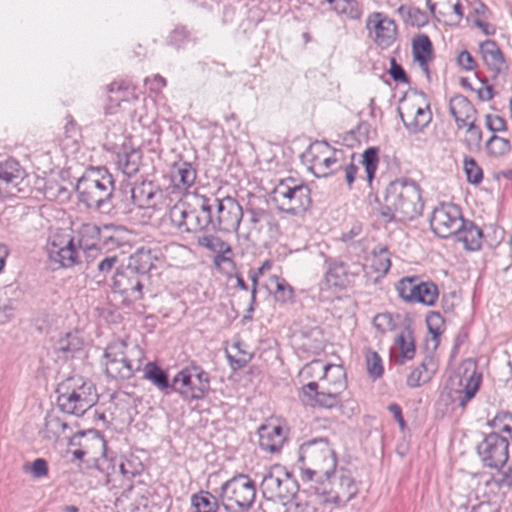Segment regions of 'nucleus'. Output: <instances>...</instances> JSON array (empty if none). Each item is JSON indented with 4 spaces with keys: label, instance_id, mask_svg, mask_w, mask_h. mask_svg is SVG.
<instances>
[{
    "label": "nucleus",
    "instance_id": "nucleus-1",
    "mask_svg": "<svg viewBox=\"0 0 512 512\" xmlns=\"http://www.w3.org/2000/svg\"><path fill=\"white\" fill-rule=\"evenodd\" d=\"M423 207L418 184L412 180L397 179L385 188L378 214L385 223L405 222L420 216Z\"/></svg>",
    "mask_w": 512,
    "mask_h": 512
},
{
    "label": "nucleus",
    "instance_id": "nucleus-2",
    "mask_svg": "<svg viewBox=\"0 0 512 512\" xmlns=\"http://www.w3.org/2000/svg\"><path fill=\"white\" fill-rule=\"evenodd\" d=\"M346 373L341 365L327 364L321 384L310 381L299 394L301 402L310 407L332 409L342 401V392L346 389Z\"/></svg>",
    "mask_w": 512,
    "mask_h": 512
},
{
    "label": "nucleus",
    "instance_id": "nucleus-3",
    "mask_svg": "<svg viewBox=\"0 0 512 512\" xmlns=\"http://www.w3.org/2000/svg\"><path fill=\"white\" fill-rule=\"evenodd\" d=\"M298 467L303 481L315 483L335 472L337 457L328 439L314 438L304 442L298 451Z\"/></svg>",
    "mask_w": 512,
    "mask_h": 512
},
{
    "label": "nucleus",
    "instance_id": "nucleus-4",
    "mask_svg": "<svg viewBox=\"0 0 512 512\" xmlns=\"http://www.w3.org/2000/svg\"><path fill=\"white\" fill-rule=\"evenodd\" d=\"M171 225L179 233H199L209 230V198L204 195H186L170 208Z\"/></svg>",
    "mask_w": 512,
    "mask_h": 512
},
{
    "label": "nucleus",
    "instance_id": "nucleus-5",
    "mask_svg": "<svg viewBox=\"0 0 512 512\" xmlns=\"http://www.w3.org/2000/svg\"><path fill=\"white\" fill-rule=\"evenodd\" d=\"M144 351L136 344L117 340L110 343L104 353L105 373L111 379H130L141 370Z\"/></svg>",
    "mask_w": 512,
    "mask_h": 512
},
{
    "label": "nucleus",
    "instance_id": "nucleus-6",
    "mask_svg": "<svg viewBox=\"0 0 512 512\" xmlns=\"http://www.w3.org/2000/svg\"><path fill=\"white\" fill-rule=\"evenodd\" d=\"M114 179L103 168H96L79 178L76 185L78 200L88 208L101 210L112 207Z\"/></svg>",
    "mask_w": 512,
    "mask_h": 512
},
{
    "label": "nucleus",
    "instance_id": "nucleus-7",
    "mask_svg": "<svg viewBox=\"0 0 512 512\" xmlns=\"http://www.w3.org/2000/svg\"><path fill=\"white\" fill-rule=\"evenodd\" d=\"M56 391L58 407L67 414L81 416L97 402L93 383L81 376L65 379Z\"/></svg>",
    "mask_w": 512,
    "mask_h": 512
},
{
    "label": "nucleus",
    "instance_id": "nucleus-8",
    "mask_svg": "<svg viewBox=\"0 0 512 512\" xmlns=\"http://www.w3.org/2000/svg\"><path fill=\"white\" fill-rule=\"evenodd\" d=\"M313 488L322 503L336 507H344L359 490L352 472L346 468H335V472L318 480Z\"/></svg>",
    "mask_w": 512,
    "mask_h": 512
},
{
    "label": "nucleus",
    "instance_id": "nucleus-9",
    "mask_svg": "<svg viewBox=\"0 0 512 512\" xmlns=\"http://www.w3.org/2000/svg\"><path fill=\"white\" fill-rule=\"evenodd\" d=\"M276 208L289 215H300L311 205V192L302 181L293 177L281 179L271 193Z\"/></svg>",
    "mask_w": 512,
    "mask_h": 512
},
{
    "label": "nucleus",
    "instance_id": "nucleus-10",
    "mask_svg": "<svg viewBox=\"0 0 512 512\" xmlns=\"http://www.w3.org/2000/svg\"><path fill=\"white\" fill-rule=\"evenodd\" d=\"M256 497L255 482L245 474H238L220 487L219 500L227 512L248 511Z\"/></svg>",
    "mask_w": 512,
    "mask_h": 512
},
{
    "label": "nucleus",
    "instance_id": "nucleus-11",
    "mask_svg": "<svg viewBox=\"0 0 512 512\" xmlns=\"http://www.w3.org/2000/svg\"><path fill=\"white\" fill-rule=\"evenodd\" d=\"M481 382L482 374L477 371L474 363L468 362L462 374L449 377L441 398L446 397L456 408L464 410L468 402L475 397Z\"/></svg>",
    "mask_w": 512,
    "mask_h": 512
},
{
    "label": "nucleus",
    "instance_id": "nucleus-12",
    "mask_svg": "<svg viewBox=\"0 0 512 512\" xmlns=\"http://www.w3.org/2000/svg\"><path fill=\"white\" fill-rule=\"evenodd\" d=\"M172 391L184 401L203 399L210 390V379L200 366L189 365L180 370L171 382Z\"/></svg>",
    "mask_w": 512,
    "mask_h": 512
},
{
    "label": "nucleus",
    "instance_id": "nucleus-13",
    "mask_svg": "<svg viewBox=\"0 0 512 512\" xmlns=\"http://www.w3.org/2000/svg\"><path fill=\"white\" fill-rule=\"evenodd\" d=\"M209 229L226 233L237 232L243 218V209L230 196L209 198Z\"/></svg>",
    "mask_w": 512,
    "mask_h": 512
},
{
    "label": "nucleus",
    "instance_id": "nucleus-14",
    "mask_svg": "<svg viewBox=\"0 0 512 512\" xmlns=\"http://www.w3.org/2000/svg\"><path fill=\"white\" fill-rule=\"evenodd\" d=\"M298 483L284 466L273 465L261 482L264 497L272 501H289L298 492Z\"/></svg>",
    "mask_w": 512,
    "mask_h": 512
},
{
    "label": "nucleus",
    "instance_id": "nucleus-15",
    "mask_svg": "<svg viewBox=\"0 0 512 512\" xmlns=\"http://www.w3.org/2000/svg\"><path fill=\"white\" fill-rule=\"evenodd\" d=\"M398 296L407 303L433 306L439 296L438 287L432 281H423L419 276H406L396 284Z\"/></svg>",
    "mask_w": 512,
    "mask_h": 512
},
{
    "label": "nucleus",
    "instance_id": "nucleus-16",
    "mask_svg": "<svg viewBox=\"0 0 512 512\" xmlns=\"http://www.w3.org/2000/svg\"><path fill=\"white\" fill-rule=\"evenodd\" d=\"M509 445L507 438L498 433H489L477 445V454L484 467L500 469L509 458Z\"/></svg>",
    "mask_w": 512,
    "mask_h": 512
},
{
    "label": "nucleus",
    "instance_id": "nucleus-17",
    "mask_svg": "<svg viewBox=\"0 0 512 512\" xmlns=\"http://www.w3.org/2000/svg\"><path fill=\"white\" fill-rule=\"evenodd\" d=\"M463 217L458 206L454 204H442L436 207L430 219L433 232L441 238L456 235L463 225Z\"/></svg>",
    "mask_w": 512,
    "mask_h": 512
},
{
    "label": "nucleus",
    "instance_id": "nucleus-18",
    "mask_svg": "<svg viewBox=\"0 0 512 512\" xmlns=\"http://www.w3.org/2000/svg\"><path fill=\"white\" fill-rule=\"evenodd\" d=\"M366 28L373 41L382 49L391 47L397 39V25L395 21L381 12L369 14Z\"/></svg>",
    "mask_w": 512,
    "mask_h": 512
},
{
    "label": "nucleus",
    "instance_id": "nucleus-19",
    "mask_svg": "<svg viewBox=\"0 0 512 512\" xmlns=\"http://www.w3.org/2000/svg\"><path fill=\"white\" fill-rule=\"evenodd\" d=\"M48 254L52 261L64 268L81 262V256L75 237L71 235H53L48 245Z\"/></svg>",
    "mask_w": 512,
    "mask_h": 512
},
{
    "label": "nucleus",
    "instance_id": "nucleus-20",
    "mask_svg": "<svg viewBox=\"0 0 512 512\" xmlns=\"http://www.w3.org/2000/svg\"><path fill=\"white\" fill-rule=\"evenodd\" d=\"M142 279L126 266L121 267L113 276L112 289L120 294L124 301L135 302L143 297Z\"/></svg>",
    "mask_w": 512,
    "mask_h": 512
},
{
    "label": "nucleus",
    "instance_id": "nucleus-21",
    "mask_svg": "<svg viewBox=\"0 0 512 512\" xmlns=\"http://www.w3.org/2000/svg\"><path fill=\"white\" fill-rule=\"evenodd\" d=\"M258 434L260 448L270 453L278 452L285 442V434L280 425H262Z\"/></svg>",
    "mask_w": 512,
    "mask_h": 512
},
{
    "label": "nucleus",
    "instance_id": "nucleus-22",
    "mask_svg": "<svg viewBox=\"0 0 512 512\" xmlns=\"http://www.w3.org/2000/svg\"><path fill=\"white\" fill-rule=\"evenodd\" d=\"M449 111L459 129L475 120L476 110L468 98L463 95L458 94L450 99Z\"/></svg>",
    "mask_w": 512,
    "mask_h": 512
},
{
    "label": "nucleus",
    "instance_id": "nucleus-23",
    "mask_svg": "<svg viewBox=\"0 0 512 512\" xmlns=\"http://www.w3.org/2000/svg\"><path fill=\"white\" fill-rule=\"evenodd\" d=\"M157 259V251L141 247L130 255L126 267L143 278L154 267Z\"/></svg>",
    "mask_w": 512,
    "mask_h": 512
},
{
    "label": "nucleus",
    "instance_id": "nucleus-24",
    "mask_svg": "<svg viewBox=\"0 0 512 512\" xmlns=\"http://www.w3.org/2000/svg\"><path fill=\"white\" fill-rule=\"evenodd\" d=\"M131 200L135 206L141 209L155 207L156 201L161 197V192L152 182H142L130 188Z\"/></svg>",
    "mask_w": 512,
    "mask_h": 512
},
{
    "label": "nucleus",
    "instance_id": "nucleus-25",
    "mask_svg": "<svg viewBox=\"0 0 512 512\" xmlns=\"http://www.w3.org/2000/svg\"><path fill=\"white\" fill-rule=\"evenodd\" d=\"M480 52L485 64L491 71L499 75L507 70L502 51L493 40H485L480 44Z\"/></svg>",
    "mask_w": 512,
    "mask_h": 512
},
{
    "label": "nucleus",
    "instance_id": "nucleus-26",
    "mask_svg": "<svg viewBox=\"0 0 512 512\" xmlns=\"http://www.w3.org/2000/svg\"><path fill=\"white\" fill-rule=\"evenodd\" d=\"M196 180V170L188 162L174 163L170 170V181L178 191L190 188Z\"/></svg>",
    "mask_w": 512,
    "mask_h": 512
},
{
    "label": "nucleus",
    "instance_id": "nucleus-27",
    "mask_svg": "<svg viewBox=\"0 0 512 512\" xmlns=\"http://www.w3.org/2000/svg\"><path fill=\"white\" fill-rule=\"evenodd\" d=\"M437 370V363L433 356L426 355L421 363L407 376L406 384L410 388H417L430 381Z\"/></svg>",
    "mask_w": 512,
    "mask_h": 512
},
{
    "label": "nucleus",
    "instance_id": "nucleus-28",
    "mask_svg": "<svg viewBox=\"0 0 512 512\" xmlns=\"http://www.w3.org/2000/svg\"><path fill=\"white\" fill-rule=\"evenodd\" d=\"M322 3L345 19L359 21L363 16V6L358 0H322Z\"/></svg>",
    "mask_w": 512,
    "mask_h": 512
},
{
    "label": "nucleus",
    "instance_id": "nucleus-29",
    "mask_svg": "<svg viewBox=\"0 0 512 512\" xmlns=\"http://www.w3.org/2000/svg\"><path fill=\"white\" fill-rule=\"evenodd\" d=\"M455 236L463 243L466 250L477 251L481 248L483 233L472 221L464 219L463 225Z\"/></svg>",
    "mask_w": 512,
    "mask_h": 512
},
{
    "label": "nucleus",
    "instance_id": "nucleus-30",
    "mask_svg": "<svg viewBox=\"0 0 512 512\" xmlns=\"http://www.w3.org/2000/svg\"><path fill=\"white\" fill-rule=\"evenodd\" d=\"M76 244L79 249H86L88 253H97V241L100 238V228L94 223H83L76 232Z\"/></svg>",
    "mask_w": 512,
    "mask_h": 512
},
{
    "label": "nucleus",
    "instance_id": "nucleus-31",
    "mask_svg": "<svg viewBox=\"0 0 512 512\" xmlns=\"http://www.w3.org/2000/svg\"><path fill=\"white\" fill-rule=\"evenodd\" d=\"M142 161V152L135 148L124 147L117 154L118 168L128 177L134 176L139 172Z\"/></svg>",
    "mask_w": 512,
    "mask_h": 512
},
{
    "label": "nucleus",
    "instance_id": "nucleus-32",
    "mask_svg": "<svg viewBox=\"0 0 512 512\" xmlns=\"http://www.w3.org/2000/svg\"><path fill=\"white\" fill-rule=\"evenodd\" d=\"M391 268L390 253L386 246L378 245L372 251V260L370 269L376 273L375 276H371L373 285L377 284Z\"/></svg>",
    "mask_w": 512,
    "mask_h": 512
},
{
    "label": "nucleus",
    "instance_id": "nucleus-33",
    "mask_svg": "<svg viewBox=\"0 0 512 512\" xmlns=\"http://www.w3.org/2000/svg\"><path fill=\"white\" fill-rule=\"evenodd\" d=\"M144 379L150 381L159 391L168 394L172 391L171 382L167 371L158 366L155 362H148L143 368Z\"/></svg>",
    "mask_w": 512,
    "mask_h": 512
},
{
    "label": "nucleus",
    "instance_id": "nucleus-34",
    "mask_svg": "<svg viewBox=\"0 0 512 512\" xmlns=\"http://www.w3.org/2000/svg\"><path fill=\"white\" fill-rule=\"evenodd\" d=\"M398 353L395 355V362L399 365L405 361L413 359L415 356V341L413 333L409 329L402 330L395 340Z\"/></svg>",
    "mask_w": 512,
    "mask_h": 512
},
{
    "label": "nucleus",
    "instance_id": "nucleus-35",
    "mask_svg": "<svg viewBox=\"0 0 512 512\" xmlns=\"http://www.w3.org/2000/svg\"><path fill=\"white\" fill-rule=\"evenodd\" d=\"M407 116L409 115L400 112V117L405 127L411 133H418L422 131L432 120V113L429 109V106L417 107L416 109L412 108L410 113L412 118L408 120Z\"/></svg>",
    "mask_w": 512,
    "mask_h": 512
},
{
    "label": "nucleus",
    "instance_id": "nucleus-36",
    "mask_svg": "<svg viewBox=\"0 0 512 512\" xmlns=\"http://www.w3.org/2000/svg\"><path fill=\"white\" fill-rule=\"evenodd\" d=\"M331 152V146L325 141H316L312 143L305 153V157L311 163L310 170L315 176L319 177L320 171H323L322 164L325 154Z\"/></svg>",
    "mask_w": 512,
    "mask_h": 512
},
{
    "label": "nucleus",
    "instance_id": "nucleus-37",
    "mask_svg": "<svg viewBox=\"0 0 512 512\" xmlns=\"http://www.w3.org/2000/svg\"><path fill=\"white\" fill-rule=\"evenodd\" d=\"M412 52L414 59L422 68L428 70V62L433 57L432 42L425 34L418 35L413 39Z\"/></svg>",
    "mask_w": 512,
    "mask_h": 512
},
{
    "label": "nucleus",
    "instance_id": "nucleus-38",
    "mask_svg": "<svg viewBox=\"0 0 512 512\" xmlns=\"http://www.w3.org/2000/svg\"><path fill=\"white\" fill-rule=\"evenodd\" d=\"M328 270L325 273V281L331 287H348V278L345 273V264L338 261L328 262Z\"/></svg>",
    "mask_w": 512,
    "mask_h": 512
},
{
    "label": "nucleus",
    "instance_id": "nucleus-39",
    "mask_svg": "<svg viewBox=\"0 0 512 512\" xmlns=\"http://www.w3.org/2000/svg\"><path fill=\"white\" fill-rule=\"evenodd\" d=\"M24 170L14 159H8L0 163V180L7 184L17 186L19 181L23 179Z\"/></svg>",
    "mask_w": 512,
    "mask_h": 512
},
{
    "label": "nucleus",
    "instance_id": "nucleus-40",
    "mask_svg": "<svg viewBox=\"0 0 512 512\" xmlns=\"http://www.w3.org/2000/svg\"><path fill=\"white\" fill-rule=\"evenodd\" d=\"M345 160V150L331 147V152L325 154L321 168L323 171H320L319 177H327L336 172L338 169L342 168Z\"/></svg>",
    "mask_w": 512,
    "mask_h": 512
},
{
    "label": "nucleus",
    "instance_id": "nucleus-41",
    "mask_svg": "<svg viewBox=\"0 0 512 512\" xmlns=\"http://www.w3.org/2000/svg\"><path fill=\"white\" fill-rule=\"evenodd\" d=\"M227 357L233 367L243 368L251 361L253 354L246 350V345L242 341H235L230 351H227Z\"/></svg>",
    "mask_w": 512,
    "mask_h": 512
},
{
    "label": "nucleus",
    "instance_id": "nucleus-42",
    "mask_svg": "<svg viewBox=\"0 0 512 512\" xmlns=\"http://www.w3.org/2000/svg\"><path fill=\"white\" fill-rule=\"evenodd\" d=\"M191 504L194 512H217L219 508L216 497L207 491L193 494Z\"/></svg>",
    "mask_w": 512,
    "mask_h": 512
},
{
    "label": "nucleus",
    "instance_id": "nucleus-43",
    "mask_svg": "<svg viewBox=\"0 0 512 512\" xmlns=\"http://www.w3.org/2000/svg\"><path fill=\"white\" fill-rule=\"evenodd\" d=\"M68 425L60 417L54 414H48L45 418L43 428L44 438L48 440L57 439L67 429Z\"/></svg>",
    "mask_w": 512,
    "mask_h": 512
},
{
    "label": "nucleus",
    "instance_id": "nucleus-44",
    "mask_svg": "<svg viewBox=\"0 0 512 512\" xmlns=\"http://www.w3.org/2000/svg\"><path fill=\"white\" fill-rule=\"evenodd\" d=\"M490 425L499 435L505 434L508 442L512 441V414L509 412L498 413L490 422Z\"/></svg>",
    "mask_w": 512,
    "mask_h": 512
},
{
    "label": "nucleus",
    "instance_id": "nucleus-45",
    "mask_svg": "<svg viewBox=\"0 0 512 512\" xmlns=\"http://www.w3.org/2000/svg\"><path fill=\"white\" fill-rule=\"evenodd\" d=\"M197 243L199 246L204 247L213 253L232 252V248L229 243L212 234H205L198 237Z\"/></svg>",
    "mask_w": 512,
    "mask_h": 512
},
{
    "label": "nucleus",
    "instance_id": "nucleus-46",
    "mask_svg": "<svg viewBox=\"0 0 512 512\" xmlns=\"http://www.w3.org/2000/svg\"><path fill=\"white\" fill-rule=\"evenodd\" d=\"M116 464L119 476L126 479H131L136 475H139L142 471V464L137 460V458L128 459L119 457V460H116Z\"/></svg>",
    "mask_w": 512,
    "mask_h": 512
},
{
    "label": "nucleus",
    "instance_id": "nucleus-47",
    "mask_svg": "<svg viewBox=\"0 0 512 512\" xmlns=\"http://www.w3.org/2000/svg\"><path fill=\"white\" fill-rule=\"evenodd\" d=\"M345 273L348 278V286L356 284L357 279L363 274L364 286L373 285L371 276L367 268L359 263H353L350 265L345 264Z\"/></svg>",
    "mask_w": 512,
    "mask_h": 512
},
{
    "label": "nucleus",
    "instance_id": "nucleus-48",
    "mask_svg": "<svg viewBox=\"0 0 512 512\" xmlns=\"http://www.w3.org/2000/svg\"><path fill=\"white\" fill-rule=\"evenodd\" d=\"M486 150L491 156H504L511 150L510 141L506 138L493 135L486 142Z\"/></svg>",
    "mask_w": 512,
    "mask_h": 512
},
{
    "label": "nucleus",
    "instance_id": "nucleus-49",
    "mask_svg": "<svg viewBox=\"0 0 512 512\" xmlns=\"http://www.w3.org/2000/svg\"><path fill=\"white\" fill-rule=\"evenodd\" d=\"M378 149L375 147H370L364 151L362 154V164L365 167V171L367 174V181L369 183L372 182V180L375 177V172L377 170L378 166Z\"/></svg>",
    "mask_w": 512,
    "mask_h": 512
},
{
    "label": "nucleus",
    "instance_id": "nucleus-50",
    "mask_svg": "<svg viewBox=\"0 0 512 512\" xmlns=\"http://www.w3.org/2000/svg\"><path fill=\"white\" fill-rule=\"evenodd\" d=\"M367 373L373 379L380 378L384 373L382 359L377 352L368 350L365 354Z\"/></svg>",
    "mask_w": 512,
    "mask_h": 512
},
{
    "label": "nucleus",
    "instance_id": "nucleus-51",
    "mask_svg": "<svg viewBox=\"0 0 512 512\" xmlns=\"http://www.w3.org/2000/svg\"><path fill=\"white\" fill-rule=\"evenodd\" d=\"M326 363L320 359H315L306 364L299 372V377L302 380H308L312 378L322 379L323 372L325 370Z\"/></svg>",
    "mask_w": 512,
    "mask_h": 512
},
{
    "label": "nucleus",
    "instance_id": "nucleus-52",
    "mask_svg": "<svg viewBox=\"0 0 512 512\" xmlns=\"http://www.w3.org/2000/svg\"><path fill=\"white\" fill-rule=\"evenodd\" d=\"M464 171L467 176V181L471 184H479L483 179L482 169L471 157H466L464 159Z\"/></svg>",
    "mask_w": 512,
    "mask_h": 512
},
{
    "label": "nucleus",
    "instance_id": "nucleus-53",
    "mask_svg": "<svg viewBox=\"0 0 512 512\" xmlns=\"http://www.w3.org/2000/svg\"><path fill=\"white\" fill-rule=\"evenodd\" d=\"M275 299L281 303H288L293 300L294 290L283 278L276 277Z\"/></svg>",
    "mask_w": 512,
    "mask_h": 512
},
{
    "label": "nucleus",
    "instance_id": "nucleus-54",
    "mask_svg": "<svg viewBox=\"0 0 512 512\" xmlns=\"http://www.w3.org/2000/svg\"><path fill=\"white\" fill-rule=\"evenodd\" d=\"M23 469L35 479L45 478L49 473L48 463L44 458H37L32 463L25 464Z\"/></svg>",
    "mask_w": 512,
    "mask_h": 512
},
{
    "label": "nucleus",
    "instance_id": "nucleus-55",
    "mask_svg": "<svg viewBox=\"0 0 512 512\" xmlns=\"http://www.w3.org/2000/svg\"><path fill=\"white\" fill-rule=\"evenodd\" d=\"M117 263L118 257L116 255H106L101 257L96 264L98 273L95 275V277H101L102 280H104Z\"/></svg>",
    "mask_w": 512,
    "mask_h": 512
},
{
    "label": "nucleus",
    "instance_id": "nucleus-56",
    "mask_svg": "<svg viewBox=\"0 0 512 512\" xmlns=\"http://www.w3.org/2000/svg\"><path fill=\"white\" fill-rule=\"evenodd\" d=\"M373 326L381 334L392 330L394 327L392 315L390 313H378L373 318Z\"/></svg>",
    "mask_w": 512,
    "mask_h": 512
},
{
    "label": "nucleus",
    "instance_id": "nucleus-57",
    "mask_svg": "<svg viewBox=\"0 0 512 512\" xmlns=\"http://www.w3.org/2000/svg\"><path fill=\"white\" fill-rule=\"evenodd\" d=\"M426 323L429 332L434 338L438 337L442 333L441 325L443 323V318L440 313L430 312L426 317Z\"/></svg>",
    "mask_w": 512,
    "mask_h": 512
},
{
    "label": "nucleus",
    "instance_id": "nucleus-58",
    "mask_svg": "<svg viewBox=\"0 0 512 512\" xmlns=\"http://www.w3.org/2000/svg\"><path fill=\"white\" fill-rule=\"evenodd\" d=\"M485 125L491 132H501L506 130V121L499 115L487 114Z\"/></svg>",
    "mask_w": 512,
    "mask_h": 512
},
{
    "label": "nucleus",
    "instance_id": "nucleus-59",
    "mask_svg": "<svg viewBox=\"0 0 512 512\" xmlns=\"http://www.w3.org/2000/svg\"><path fill=\"white\" fill-rule=\"evenodd\" d=\"M467 126V142L471 145H479L482 141V131L479 126L475 125V120L466 124Z\"/></svg>",
    "mask_w": 512,
    "mask_h": 512
},
{
    "label": "nucleus",
    "instance_id": "nucleus-60",
    "mask_svg": "<svg viewBox=\"0 0 512 512\" xmlns=\"http://www.w3.org/2000/svg\"><path fill=\"white\" fill-rule=\"evenodd\" d=\"M354 157H355V153H351L350 154L351 161L349 163H346V161H345L344 164L342 165V167L344 169V173H345V181L349 188L352 187V184L354 183V181L356 179L357 170H358V167L353 163Z\"/></svg>",
    "mask_w": 512,
    "mask_h": 512
},
{
    "label": "nucleus",
    "instance_id": "nucleus-61",
    "mask_svg": "<svg viewBox=\"0 0 512 512\" xmlns=\"http://www.w3.org/2000/svg\"><path fill=\"white\" fill-rule=\"evenodd\" d=\"M107 90L108 93L115 94V96H110L111 101L119 102L124 100L128 89L124 87L123 83L113 82L107 86Z\"/></svg>",
    "mask_w": 512,
    "mask_h": 512
},
{
    "label": "nucleus",
    "instance_id": "nucleus-62",
    "mask_svg": "<svg viewBox=\"0 0 512 512\" xmlns=\"http://www.w3.org/2000/svg\"><path fill=\"white\" fill-rule=\"evenodd\" d=\"M389 73L394 81L400 83H408V77L403 67L396 63L395 59L391 60Z\"/></svg>",
    "mask_w": 512,
    "mask_h": 512
},
{
    "label": "nucleus",
    "instance_id": "nucleus-63",
    "mask_svg": "<svg viewBox=\"0 0 512 512\" xmlns=\"http://www.w3.org/2000/svg\"><path fill=\"white\" fill-rule=\"evenodd\" d=\"M457 62L461 68L467 71H471L476 68V62L472 55L470 54V52H468L467 50H463L460 52L457 58Z\"/></svg>",
    "mask_w": 512,
    "mask_h": 512
},
{
    "label": "nucleus",
    "instance_id": "nucleus-64",
    "mask_svg": "<svg viewBox=\"0 0 512 512\" xmlns=\"http://www.w3.org/2000/svg\"><path fill=\"white\" fill-rule=\"evenodd\" d=\"M189 37V31L185 27H179L173 30L170 39L175 44H180Z\"/></svg>",
    "mask_w": 512,
    "mask_h": 512
}]
</instances>
